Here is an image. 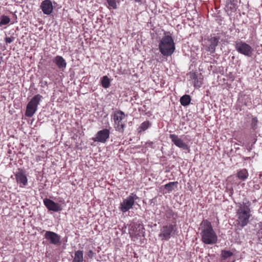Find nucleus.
<instances>
[{
  "label": "nucleus",
  "instance_id": "21",
  "mask_svg": "<svg viewBox=\"0 0 262 262\" xmlns=\"http://www.w3.org/2000/svg\"><path fill=\"white\" fill-rule=\"evenodd\" d=\"M226 8L231 11H235L236 10V5L234 1L228 0L226 3Z\"/></svg>",
  "mask_w": 262,
  "mask_h": 262
},
{
  "label": "nucleus",
  "instance_id": "24",
  "mask_svg": "<svg viewBox=\"0 0 262 262\" xmlns=\"http://www.w3.org/2000/svg\"><path fill=\"white\" fill-rule=\"evenodd\" d=\"M10 21V18L6 15H2L0 18V26L8 24Z\"/></svg>",
  "mask_w": 262,
  "mask_h": 262
},
{
  "label": "nucleus",
  "instance_id": "22",
  "mask_svg": "<svg viewBox=\"0 0 262 262\" xmlns=\"http://www.w3.org/2000/svg\"><path fill=\"white\" fill-rule=\"evenodd\" d=\"M178 184V182H169L165 185V188L168 191H171L172 190H173L174 189V187H177Z\"/></svg>",
  "mask_w": 262,
  "mask_h": 262
},
{
  "label": "nucleus",
  "instance_id": "15",
  "mask_svg": "<svg viewBox=\"0 0 262 262\" xmlns=\"http://www.w3.org/2000/svg\"><path fill=\"white\" fill-rule=\"evenodd\" d=\"M220 38L218 37H213L209 39V45L208 46V51L213 53L215 51L216 47L217 46Z\"/></svg>",
  "mask_w": 262,
  "mask_h": 262
},
{
  "label": "nucleus",
  "instance_id": "25",
  "mask_svg": "<svg viewBox=\"0 0 262 262\" xmlns=\"http://www.w3.org/2000/svg\"><path fill=\"white\" fill-rule=\"evenodd\" d=\"M150 125V123L148 121L143 122V123H141V125L139 128V132H141L142 131H145L149 127Z\"/></svg>",
  "mask_w": 262,
  "mask_h": 262
},
{
  "label": "nucleus",
  "instance_id": "6",
  "mask_svg": "<svg viewBox=\"0 0 262 262\" xmlns=\"http://www.w3.org/2000/svg\"><path fill=\"white\" fill-rule=\"evenodd\" d=\"M235 48L240 54L248 57H251L253 54V49L246 42L242 41H236L234 43Z\"/></svg>",
  "mask_w": 262,
  "mask_h": 262
},
{
  "label": "nucleus",
  "instance_id": "18",
  "mask_svg": "<svg viewBox=\"0 0 262 262\" xmlns=\"http://www.w3.org/2000/svg\"><path fill=\"white\" fill-rule=\"evenodd\" d=\"M72 262H83V252L81 250L75 251Z\"/></svg>",
  "mask_w": 262,
  "mask_h": 262
},
{
  "label": "nucleus",
  "instance_id": "20",
  "mask_svg": "<svg viewBox=\"0 0 262 262\" xmlns=\"http://www.w3.org/2000/svg\"><path fill=\"white\" fill-rule=\"evenodd\" d=\"M191 101V98L189 95H185L180 98L181 104L183 106L188 105Z\"/></svg>",
  "mask_w": 262,
  "mask_h": 262
},
{
  "label": "nucleus",
  "instance_id": "33",
  "mask_svg": "<svg viewBox=\"0 0 262 262\" xmlns=\"http://www.w3.org/2000/svg\"><path fill=\"white\" fill-rule=\"evenodd\" d=\"M136 2L141 3L142 0H135Z\"/></svg>",
  "mask_w": 262,
  "mask_h": 262
},
{
  "label": "nucleus",
  "instance_id": "11",
  "mask_svg": "<svg viewBox=\"0 0 262 262\" xmlns=\"http://www.w3.org/2000/svg\"><path fill=\"white\" fill-rule=\"evenodd\" d=\"M130 234H135L138 236H144V228L142 224L135 223H133L130 228Z\"/></svg>",
  "mask_w": 262,
  "mask_h": 262
},
{
  "label": "nucleus",
  "instance_id": "5",
  "mask_svg": "<svg viewBox=\"0 0 262 262\" xmlns=\"http://www.w3.org/2000/svg\"><path fill=\"white\" fill-rule=\"evenodd\" d=\"M125 117V114L121 111L115 112L113 115L114 127L115 129L120 133H123L125 126V123L122 121Z\"/></svg>",
  "mask_w": 262,
  "mask_h": 262
},
{
  "label": "nucleus",
  "instance_id": "23",
  "mask_svg": "<svg viewBox=\"0 0 262 262\" xmlns=\"http://www.w3.org/2000/svg\"><path fill=\"white\" fill-rule=\"evenodd\" d=\"M101 84L104 88H107L110 85V80L107 76H104L101 80Z\"/></svg>",
  "mask_w": 262,
  "mask_h": 262
},
{
  "label": "nucleus",
  "instance_id": "13",
  "mask_svg": "<svg viewBox=\"0 0 262 262\" xmlns=\"http://www.w3.org/2000/svg\"><path fill=\"white\" fill-rule=\"evenodd\" d=\"M172 142L178 147L182 148L184 150H188L189 148V146L179 137L174 134H170L169 136Z\"/></svg>",
  "mask_w": 262,
  "mask_h": 262
},
{
  "label": "nucleus",
  "instance_id": "4",
  "mask_svg": "<svg viewBox=\"0 0 262 262\" xmlns=\"http://www.w3.org/2000/svg\"><path fill=\"white\" fill-rule=\"evenodd\" d=\"M42 96L39 94L35 95L28 103L26 108L25 115L28 117H31L37 110L38 105L39 104Z\"/></svg>",
  "mask_w": 262,
  "mask_h": 262
},
{
  "label": "nucleus",
  "instance_id": "26",
  "mask_svg": "<svg viewBox=\"0 0 262 262\" xmlns=\"http://www.w3.org/2000/svg\"><path fill=\"white\" fill-rule=\"evenodd\" d=\"M222 257L226 259L233 255V253L230 251L222 250Z\"/></svg>",
  "mask_w": 262,
  "mask_h": 262
},
{
  "label": "nucleus",
  "instance_id": "27",
  "mask_svg": "<svg viewBox=\"0 0 262 262\" xmlns=\"http://www.w3.org/2000/svg\"><path fill=\"white\" fill-rule=\"evenodd\" d=\"M258 120L256 117H254L252 119L251 127L254 130L257 128Z\"/></svg>",
  "mask_w": 262,
  "mask_h": 262
},
{
  "label": "nucleus",
  "instance_id": "32",
  "mask_svg": "<svg viewBox=\"0 0 262 262\" xmlns=\"http://www.w3.org/2000/svg\"><path fill=\"white\" fill-rule=\"evenodd\" d=\"M146 144L147 145L149 146L152 147V145L153 144V142H151V141H148V142H146Z\"/></svg>",
  "mask_w": 262,
  "mask_h": 262
},
{
  "label": "nucleus",
  "instance_id": "30",
  "mask_svg": "<svg viewBox=\"0 0 262 262\" xmlns=\"http://www.w3.org/2000/svg\"><path fill=\"white\" fill-rule=\"evenodd\" d=\"M95 254V253L91 250H89L86 253L87 256L90 258H93Z\"/></svg>",
  "mask_w": 262,
  "mask_h": 262
},
{
  "label": "nucleus",
  "instance_id": "16",
  "mask_svg": "<svg viewBox=\"0 0 262 262\" xmlns=\"http://www.w3.org/2000/svg\"><path fill=\"white\" fill-rule=\"evenodd\" d=\"M59 69L65 68L67 66V62L61 56H56L53 60Z\"/></svg>",
  "mask_w": 262,
  "mask_h": 262
},
{
  "label": "nucleus",
  "instance_id": "29",
  "mask_svg": "<svg viewBox=\"0 0 262 262\" xmlns=\"http://www.w3.org/2000/svg\"><path fill=\"white\" fill-rule=\"evenodd\" d=\"M173 212L171 209H167L165 212V216L167 219H171L173 216Z\"/></svg>",
  "mask_w": 262,
  "mask_h": 262
},
{
  "label": "nucleus",
  "instance_id": "28",
  "mask_svg": "<svg viewBox=\"0 0 262 262\" xmlns=\"http://www.w3.org/2000/svg\"><path fill=\"white\" fill-rule=\"evenodd\" d=\"M106 1L110 7L113 8V9L117 8L116 0H106Z\"/></svg>",
  "mask_w": 262,
  "mask_h": 262
},
{
  "label": "nucleus",
  "instance_id": "8",
  "mask_svg": "<svg viewBox=\"0 0 262 262\" xmlns=\"http://www.w3.org/2000/svg\"><path fill=\"white\" fill-rule=\"evenodd\" d=\"M174 227L175 226L171 224L163 226L160 230L159 237H161L162 240H168L174 231Z\"/></svg>",
  "mask_w": 262,
  "mask_h": 262
},
{
  "label": "nucleus",
  "instance_id": "34",
  "mask_svg": "<svg viewBox=\"0 0 262 262\" xmlns=\"http://www.w3.org/2000/svg\"><path fill=\"white\" fill-rule=\"evenodd\" d=\"M196 78V75L195 74H193V78Z\"/></svg>",
  "mask_w": 262,
  "mask_h": 262
},
{
  "label": "nucleus",
  "instance_id": "3",
  "mask_svg": "<svg viewBox=\"0 0 262 262\" xmlns=\"http://www.w3.org/2000/svg\"><path fill=\"white\" fill-rule=\"evenodd\" d=\"M161 53L165 56H170L174 51L175 46L173 39L171 36H163L159 44Z\"/></svg>",
  "mask_w": 262,
  "mask_h": 262
},
{
  "label": "nucleus",
  "instance_id": "19",
  "mask_svg": "<svg viewBox=\"0 0 262 262\" xmlns=\"http://www.w3.org/2000/svg\"><path fill=\"white\" fill-rule=\"evenodd\" d=\"M248 176L249 174L248 171L246 169H243L239 170L237 173L238 178L242 181H245L248 178Z\"/></svg>",
  "mask_w": 262,
  "mask_h": 262
},
{
  "label": "nucleus",
  "instance_id": "1",
  "mask_svg": "<svg viewBox=\"0 0 262 262\" xmlns=\"http://www.w3.org/2000/svg\"><path fill=\"white\" fill-rule=\"evenodd\" d=\"M201 240L207 245H214L217 241V236L213 229L211 223L207 220H203L200 224Z\"/></svg>",
  "mask_w": 262,
  "mask_h": 262
},
{
  "label": "nucleus",
  "instance_id": "31",
  "mask_svg": "<svg viewBox=\"0 0 262 262\" xmlns=\"http://www.w3.org/2000/svg\"><path fill=\"white\" fill-rule=\"evenodd\" d=\"M14 40V37H6L5 41L6 43H10Z\"/></svg>",
  "mask_w": 262,
  "mask_h": 262
},
{
  "label": "nucleus",
  "instance_id": "10",
  "mask_svg": "<svg viewBox=\"0 0 262 262\" xmlns=\"http://www.w3.org/2000/svg\"><path fill=\"white\" fill-rule=\"evenodd\" d=\"M45 237L52 244L58 245L61 243L60 236L54 232L50 231H46L45 234Z\"/></svg>",
  "mask_w": 262,
  "mask_h": 262
},
{
  "label": "nucleus",
  "instance_id": "2",
  "mask_svg": "<svg viewBox=\"0 0 262 262\" xmlns=\"http://www.w3.org/2000/svg\"><path fill=\"white\" fill-rule=\"evenodd\" d=\"M238 208L237 210V224L243 228L246 226L250 217L251 216L250 206L251 203L247 201L242 203H239Z\"/></svg>",
  "mask_w": 262,
  "mask_h": 262
},
{
  "label": "nucleus",
  "instance_id": "12",
  "mask_svg": "<svg viewBox=\"0 0 262 262\" xmlns=\"http://www.w3.org/2000/svg\"><path fill=\"white\" fill-rule=\"evenodd\" d=\"M110 130L108 129H103L99 130L96 134V136L94 138L95 141H98L101 143H105L110 137Z\"/></svg>",
  "mask_w": 262,
  "mask_h": 262
},
{
  "label": "nucleus",
  "instance_id": "7",
  "mask_svg": "<svg viewBox=\"0 0 262 262\" xmlns=\"http://www.w3.org/2000/svg\"><path fill=\"white\" fill-rule=\"evenodd\" d=\"M138 198V197L136 194L132 193V195L128 196L121 203L119 209L123 212H127L133 207L135 203V200Z\"/></svg>",
  "mask_w": 262,
  "mask_h": 262
},
{
  "label": "nucleus",
  "instance_id": "9",
  "mask_svg": "<svg viewBox=\"0 0 262 262\" xmlns=\"http://www.w3.org/2000/svg\"><path fill=\"white\" fill-rule=\"evenodd\" d=\"M43 203L45 205L49 210L53 211L54 212H58L62 209L61 205L60 204L57 203H55V202L50 199H44Z\"/></svg>",
  "mask_w": 262,
  "mask_h": 262
},
{
  "label": "nucleus",
  "instance_id": "17",
  "mask_svg": "<svg viewBox=\"0 0 262 262\" xmlns=\"http://www.w3.org/2000/svg\"><path fill=\"white\" fill-rule=\"evenodd\" d=\"M15 178L18 183L22 184L25 186L27 184V178L26 176L21 172H17L15 174Z\"/></svg>",
  "mask_w": 262,
  "mask_h": 262
},
{
  "label": "nucleus",
  "instance_id": "14",
  "mask_svg": "<svg viewBox=\"0 0 262 262\" xmlns=\"http://www.w3.org/2000/svg\"><path fill=\"white\" fill-rule=\"evenodd\" d=\"M40 8L44 14L49 15L53 11L52 3L50 0H45L41 2Z\"/></svg>",
  "mask_w": 262,
  "mask_h": 262
}]
</instances>
